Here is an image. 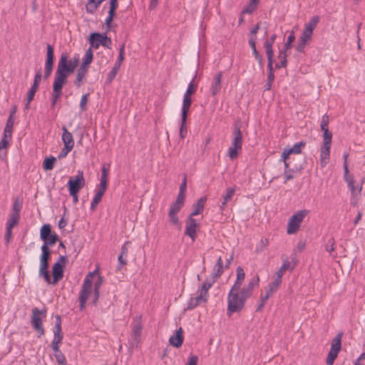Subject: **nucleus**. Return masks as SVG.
I'll return each mask as SVG.
<instances>
[{
  "label": "nucleus",
  "instance_id": "6e6d98bb",
  "mask_svg": "<svg viewBox=\"0 0 365 365\" xmlns=\"http://www.w3.org/2000/svg\"><path fill=\"white\" fill-rule=\"evenodd\" d=\"M109 170H110V164L104 163L102 165V168H101V180H108Z\"/></svg>",
  "mask_w": 365,
  "mask_h": 365
},
{
  "label": "nucleus",
  "instance_id": "393cba45",
  "mask_svg": "<svg viewBox=\"0 0 365 365\" xmlns=\"http://www.w3.org/2000/svg\"><path fill=\"white\" fill-rule=\"evenodd\" d=\"M183 342V336L182 328H180L175 334L171 336L169 339V343L174 347H180Z\"/></svg>",
  "mask_w": 365,
  "mask_h": 365
},
{
  "label": "nucleus",
  "instance_id": "58836bf2",
  "mask_svg": "<svg viewBox=\"0 0 365 365\" xmlns=\"http://www.w3.org/2000/svg\"><path fill=\"white\" fill-rule=\"evenodd\" d=\"M52 233L51 226L48 224H45L41 228L40 237L42 240H46L47 237Z\"/></svg>",
  "mask_w": 365,
  "mask_h": 365
},
{
  "label": "nucleus",
  "instance_id": "7c9ffc66",
  "mask_svg": "<svg viewBox=\"0 0 365 365\" xmlns=\"http://www.w3.org/2000/svg\"><path fill=\"white\" fill-rule=\"evenodd\" d=\"M191 103H192L191 96L184 95L182 108H181V115H183V118H185V116L187 115V113L190 108Z\"/></svg>",
  "mask_w": 365,
  "mask_h": 365
},
{
  "label": "nucleus",
  "instance_id": "f03ea898",
  "mask_svg": "<svg viewBox=\"0 0 365 365\" xmlns=\"http://www.w3.org/2000/svg\"><path fill=\"white\" fill-rule=\"evenodd\" d=\"M98 272L96 269L92 272H89L85 277L82 285L81 290L79 294V307L82 311L86 307V304L89 297L92 294V283L94 276Z\"/></svg>",
  "mask_w": 365,
  "mask_h": 365
},
{
  "label": "nucleus",
  "instance_id": "6ab92c4d",
  "mask_svg": "<svg viewBox=\"0 0 365 365\" xmlns=\"http://www.w3.org/2000/svg\"><path fill=\"white\" fill-rule=\"evenodd\" d=\"M222 73L219 72L217 73L212 78L210 91L212 94V96H215L217 94H218L221 90V82H222Z\"/></svg>",
  "mask_w": 365,
  "mask_h": 365
},
{
  "label": "nucleus",
  "instance_id": "c85d7f7f",
  "mask_svg": "<svg viewBox=\"0 0 365 365\" xmlns=\"http://www.w3.org/2000/svg\"><path fill=\"white\" fill-rule=\"evenodd\" d=\"M103 284V277L101 275L98 276L97 281L94 283L93 294L92 296V303L96 304L100 297V288Z\"/></svg>",
  "mask_w": 365,
  "mask_h": 365
},
{
  "label": "nucleus",
  "instance_id": "bf43d9fd",
  "mask_svg": "<svg viewBox=\"0 0 365 365\" xmlns=\"http://www.w3.org/2000/svg\"><path fill=\"white\" fill-rule=\"evenodd\" d=\"M329 115L327 114L322 115L320 124L322 130L329 129Z\"/></svg>",
  "mask_w": 365,
  "mask_h": 365
},
{
  "label": "nucleus",
  "instance_id": "338daca9",
  "mask_svg": "<svg viewBox=\"0 0 365 365\" xmlns=\"http://www.w3.org/2000/svg\"><path fill=\"white\" fill-rule=\"evenodd\" d=\"M198 356L196 355H191L188 357L187 362L185 365H197Z\"/></svg>",
  "mask_w": 365,
  "mask_h": 365
},
{
  "label": "nucleus",
  "instance_id": "4be33fe9",
  "mask_svg": "<svg viewBox=\"0 0 365 365\" xmlns=\"http://www.w3.org/2000/svg\"><path fill=\"white\" fill-rule=\"evenodd\" d=\"M281 282L280 281H277V279H274V281L269 284L265 294L261 296V301L265 302L269 297L277 291Z\"/></svg>",
  "mask_w": 365,
  "mask_h": 365
},
{
  "label": "nucleus",
  "instance_id": "aec40b11",
  "mask_svg": "<svg viewBox=\"0 0 365 365\" xmlns=\"http://www.w3.org/2000/svg\"><path fill=\"white\" fill-rule=\"evenodd\" d=\"M207 297L197 292V296L191 297L187 302V309L189 310L193 309L202 303H205L207 301Z\"/></svg>",
  "mask_w": 365,
  "mask_h": 365
},
{
  "label": "nucleus",
  "instance_id": "a18cd8bd",
  "mask_svg": "<svg viewBox=\"0 0 365 365\" xmlns=\"http://www.w3.org/2000/svg\"><path fill=\"white\" fill-rule=\"evenodd\" d=\"M104 0H88V6H87V11L92 12L96 10Z\"/></svg>",
  "mask_w": 365,
  "mask_h": 365
},
{
  "label": "nucleus",
  "instance_id": "052dcab7",
  "mask_svg": "<svg viewBox=\"0 0 365 365\" xmlns=\"http://www.w3.org/2000/svg\"><path fill=\"white\" fill-rule=\"evenodd\" d=\"M326 250L331 253L335 250V244H334V240L333 238H330L328 240L326 245H325Z\"/></svg>",
  "mask_w": 365,
  "mask_h": 365
},
{
  "label": "nucleus",
  "instance_id": "37998d69",
  "mask_svg": "<svg viewBox=\"0 0 365 365\" xmlns=\"http://www.w3.org/2000/svg\"><path fill=\"white\" fill-rule=\"evenodd\" d=\"M185 200V192H180V191H179L178 195L177 196V199L172 204V205L182 208L184 205Z\"/></svg>",
  "mask_w": 365,
  "mask_h": 365
},
{
  "label": "nucleus",
  "instance_id": "72a5a7b5",
  "mask_svg": "<svg viewBox=\"0 0 365 365\" xmlns=\"http://www.w3.org/2000/svg\"><path fill=\"white\" fill-rule=\"evenodd\" d=\"M93 58V53L91 48L87 49L82 59V63L80 66L89 68V65L91 63Z\"/></svg>",
  "mask_w": 365,
  "mask_h": 365
},
{
  "label": "nucleus",
  "instance_id": "39448f33",
  "mask_svg": "<svg viewBox=\"0 0 365 365\" xmlns=\"http://www.w3.org/2000/svg\"><path fill=\"white\" fill-rule=\"evenodd\" d=\"M309 214V210H301L293 214L287 223V232L289 235L296 233L300 227L304 218Z\"/></svg>",
  "mask_w": 365,
  "mask_h": 365
},
{
  "label": "nucleus",
  "instance_id": "dca6fc26",
  "mask_svg": "<svg viewBox=\"0 0 365 365\" xmlns=\"http://www.w3.org/2000/svg\"><path fill=\"white\" fill-rule=\"evenodd\" d=\"M68 78L63 75L56 73L54 81L53 83V93H56L60 95L63 93V88L66 84Z\"/></svg>",
  "mask_w": 365,
  "mask_h": 365
},
{
  "label": "nucleus",
  "instance_id": "f257e3e1",
  "mask_svg": "<svg viewBox=\"0 0 365 365\" xmlns=\"http://www.w3.org/2000/svg\"><path fill=\"white\" fill-rule=\"evenodd\" d=\"M249 297L240 289L231 288L227 294V314L230 317L234 313L240 312Z\"/></svg>",
  "mask_w": 365,
  "mask_h": 365
},
{
  "label": "nucleus",
  "instance_id": "f8f14e48",
  "mask_svg": "<svg viewBox=\"0 0 365 365\" xmlns=\"http://www.w3.org/2000/svg\"><path fill=\"white\" fill-rule=\"evenodd\" d=\"M66 262V257L65 256H61L52 268L53 279H51V283L55 284L59 282L63 276V266Z\"/></svg>",
  "mask_w": 365,
  "mask_h": 365
},
{
  "label": "nucleus",
  "instance_id": "13d9d810",
  "mask_svg": "<svg viewBox=\"0 0 365 365\" xmlns=\"http://www.w3.org/2000/svg\"><path fill=\"white\" fill-rule=\"evenodd\" d=\"M312 34H313V32H312L306 29H304L302 36L300 37V39L302 41L308 42L309 41L311 40V38L312 37Z\"/></svg>",
  "mask_w": 365,
  "mask_h": 365
},
{
  "label": "nucleus",
  "instance_id": "5701e85b",
  "mask_svg": "<svg viewBox=\"0 0 365 365\" xmlns=\"http://www.w3.org/2000/svg\"><path fill=\"white\" fill-rule=\"evenodd\" d=\"M62 141L63 143L64 146L73 148L75 142L72 134L68 130L66 126L62 127Z\"/></svg>",
  "mask_w": 365,
  "mask_h": 365
},
{
  "label": "nucleus",
  "instance_id": "412c9836",
  "mask_svg": "<svg viewBox=\"0 0 365 365\" xmlns=\"http://www.w3.org/2000/svg\"><path fill=\"white\" fill-rule=\"evenodd\" d=\"M245 278V272L240 266L236 269V279L231 288L240 289Z\"/></svg>",
  "mask_w": 365,
  "mask_h": 365
},
{
  "label": "nucleus",
  "instance_id": "9d476101",
  "mask_svg": "<svg viewBox=\"0 0 365 365\" xmlns=\"http://www.w3.org/2000/svg\"><path fill=\"white\" fill-rule=\"evenodd\" d=\"M85 185V179L83 171L78 170V173L73 178H71L68 181L69 194L78 192Z\"/></svg>",
  "mask_w": 365,
  "mask_h": 365
},
{
  "label": "nucleus",
  "instance_id": "603ef678",
  "mask_svg": "<svg viewBox=\"0 0 365 365\" xmlns=\"http://www.w3.org/2000/svg\"><path fill=\"white\" fill-rule=\"evenodd\" d=\"M41 77H42V71H41V69L39 68L36 72V74H35V76H34V83H33V85H32V86L31 88H34V89L38 90L39 83H40L41 80Z\"/></svg>",
  "mask_w": 365,
  "mask_h": 365
},
{
  "label": "nucleus",
  "instance_id": "b1692460",
  "mask_svg": "<svg viewBox=\"0 0 365 365\" xmlns=\"http://www.w3.org/2000/svg\"><path fill=\"white\" fill-rule=\"evenodd\" d=\"M181 208L174 205H170L168 212V217L170 222L175 226H180V223L178 217V213L180 211Z\"/></svg>",
  "mask_w": 365,
  "mask_h": 365
},
{
  "label": "nucleus",
  "instance_id": "680f3d73",
  "mask_svg": "<svg viewBox=\"0 0 365 365\" xmlns=\"http://www.w3.org/2000/svg\"><path fill=\"white\" fill-rule=\"evenodd\" d=\"M88 94H84L81 96V101H80V108L81 111H85L86 110V104L88 102Z\"/></svg>",
  "mask_w": 365,
  "mask_h": 365
},
{
  "label": "nucleus",
  "instance_id": "c03bdc74",
  "mask_svg": "<svg viewBox=\"0 0 365 365\" xmlns=\"http://www.w3.org/2000/svg\"><path fill=\"white\" fill-rule=\"evenodd\" d=\"M269 73L267 76V82L265 84V90H270L272 88V82L274 79V75L273 73L272 64H271V68H268Z\"/></svg>",
  "mask_w": 365,
  "mask_h": 365
},
{
  "label": "nucleus",
  "instance_id": "f3484780",
  "mask_svg": "<svg viewBox=\"0 0 365 365\" xmlns=\"http://www.w3.org/2000/svg\"><path fill=\"white\" fill-rule=\"evenodd\" d=\"M305 145L303 142L295 143L292 148H284L281 155V161H285L291 154H299L302 151V148Z\"/></svg>",
  "mask_w": 365,
  "mask_h": 365
},
{
  "label": "nucleus",
  "instance_id": "69168bd1",
  "mask_svg": "<svg viewBox=\"0 0 365 365\" xmlns=\"http://www.w3.org/2000/svg\"><path fill=\"white\" fill-rule=\"evenodd\" d=\"M215 267L217 269V274L220 275L223 272V262L221 257L217 259Z\"/></svg>",
  "mask_w": 365,
  "mask_h": 365
},
{
  "label": "nucleus",
  "instance_id": "774afa93",
  "mask_svg": "<svg viewBox=\"0 0 365 365\" xmlns=\"http://www.w3.org/2000/svg\"><path fill=\"white\" fill-rule=\"evenodd\" d=\"M72 149L73 148L64 146L58 155V158L61 159L65 158L72 150Z\"/></svg>",
  "mask_w": 365,
  "mask_h": 365
},
{
  "label": "nucleus",
  "instance_id": "ddd939ff",
  "mask_svg": "<svg viewBox=\"0 0 365 365\" xmlns=\"http://www.w3.org/2000/svg\"><path fill=\"white\" fill-rule=\"evenodd\" d=\"M199 227L200 223L195 219L189 216L186 220L185 235L190 237L192 242L197 238V232Z\"/></svg>",
  "mask_w": 365,
  "mask_h": 365
},
{
  "label": "nucleus",
  "instance_id": "4d7b16f0",
  "mask_svg": "<svg viewBox=\"0 0 365 365\" xmlns=\"http://www.w3.org/2000/svg\"><path fill=\"white\" fill-rule=\"evenodd\" d=\"M102 196L100 194H97L96 192L91 203V210H94L97 207L98 204L101 201Z\"/></svg>",
  "mask_w": 365,
  "mask_h": 365
},
{
  "label": "nucleus",
  "instance_id": "2f4dec72",
  "mask_svg": "<svg viewBox=\"0 0 365 365\" xmlns=\"http://www.w3.org/2000/svg\"><path fill=\"white\" fill-rule=\"evenodd\" d=\"M123 61V60H119V58H117V60L115 61L113 67L112 68L111 71L108 73L107 76V80L109 82H111L116 76Z\"/></svg>",
  "mask_w": 365,
  "mask_h": 365
},
{
  "label": "nucleus",
  "instance_id": "ea45409f",
  "mask_svg": "<svg viewBox=\"0 0 365 365\" xmlns=\"http://www.w3.org/2000/svg\"><path fill=\"white\" fill-rule=\"evenodd\" d=\"M319 21V16H314L312 17L307 24H305L304 29L313 32L314 29L316 28L317 25L318 24Z\"/></svg>",
  "mask_w": 365,
  "mask_h": 365
},
{
  "label": "nucleus",
  "instance_id": "4c0bfd02",
  "mask_svg": "<svg viewBox=\"0 0 365 365\" xmlns=\"http://www.w3.org/2000/svg\"><path fill=\"white\" fill-rule=\"evenodd\" d=\"M19 218L20 215H17L16 214H11L6 222L7 230H12L13 227L18 223Z\"/></svg>",
  "mask_w": 365,
  "mask_h": 365
},
{
  "label": "nucleus",
  "instance_id": "864d4df0",
  "mask_svg": "<svg viewBox=\"0 0 365 365\" xmlns=\"http://www.w3.org/2000/svg\"><path fill=\"white\" fill-rule=\"evenodd\" d=\"M54 356L59 365H66V360L61 351H54Z\"/></svg>",
  "mask_w": 365,
  "mask_h": 365
},
{
  "label": "nucleus",
  "instance_id": "a211bd4d",
  "mask_svg": "<svg viewBox=\"0 0 365 365\" xmlns=\"http://www.w3.org/2000/svg\"><path fill=\"white\" fill-rule=\"evenodd\" d=\"M259 283V277L258 275L253 276L240 290L245 293L249 298L251 297L253 290L255 287H258Z\"/></svg>",
  "mask_w": 365,
  "mask_h": 365
},
{
  "label": "nucleus",
  "instance_id": "a878e982",
  "mask_svg": "<svg viewBox=\"0 0 365 365\" xmlns=\"http://www.w3.org/2000/svg\"><path fill=\"white\" fill-rule=\"evenodd\" d=\"M236 192V186L227 187L225 194L222 195V202L220 205V210L222 211L225 206L232 200Z\"/></svg>",
  "mask_w": 365,
  "mask_h": 365
},
{
  "label": "nucleus",
  "instance_id": "473e14b6",
  "mask_svg": "<svg viewBox=\"0 0 365 365\" xmlns=\"http://www.w3.org/2000/svg\"><path fill=\"white\" fill-rule=\"evenodd\" d=\"M273 43H272V41H265L264 43V46L266 51L267 60H268V64L267 67L271 68V64H272V58H273V49H272Z\"/></svg>",
  "mask_w": 365,
  "mask_h": 365
},
{
  "label": "nucleus",
  "instance_id": "8fccbe9b",
  "mask_svg": "<svg viewBox=\"0 0 365 365\" xmlns=\"http://www.w3.org/2000/svg\"><path fill=\"white\" fill-rule=\"evenodd\" d=\"M295 39L294 32L292 31L290 32L289 35L287 37V42L284 43V48L282 51H287L292 48V43Z\"/></svg>",
  "mask_w": 365,
  "mask_h": 365
},
{
  "label": "nucleus",
  "instance_id": "a19ab883",
  "mask_svg": "<svg viewBox=\"0 0 365 365\" xmlns=\"http://www.w3.org/2000/svg\"><path fill=\"white\" fill-rule=\"evenodd\" d=\"M11 135L4 133V136L0 141V150H6L11 140Z\"/></svg>",
  "mask_w": 365,
  "mask_h": 365
},
{
  "label": "nucleus",
  "instance_id": "0eeeda50",
  "mask_svg": "<svg viewBox=\"0 0 365 365\" xmlns=\"http://www.w3.org/2000/svg\"><path fill=\"white\" fill-rule=\"evenodd\" d=\"M90 43L91 47L97 49L100 46L110 48L112 41L106 34L93 33L90 35Z\"/></svg>",
  "mask_w": 365,
  "mask_h": 365
},
{
  "label": "nucleus",
  "instance_id": "e433bc0d",
  "mask_svg": "<svg viewBox=\"0 0 365 365\" xmlns=\"http://www.w3.org/2000/svg\"><path fill=\"white\" fill-rule=\"evenodd\" d=\"M259 0H250L249 4L244 8L243 14H252L259 3Z\"/></svg>",
  "mask_w": 365,
  "mask_h": 365
},
{
  "label": "nucleus",
  "instance_id": "1a4fd4ad",
  "mask_svg": "<svg viewBox=\"0 0 365 365\" xmlns=\"http://www.w3.org/2000/svg\"><path fill=\"white\" fill-rule=\"evenodd\" d=\"M341 336L342 334H338L332 340L331 348L327 358V365H333L334 360L336 359L339 352L341 348Z\"/></svg>",
  "mask_w": 365,
  "mask_h": 365
},
{
  "label": "nucleus",
  "instance_id": "cd10ccee",
  "mask_svg": "<svg viewBox=\"0 0 365 365\" xmlns=\"http://www.w3.org/2000/svg\"><path fill=\"white\" fill-rule=\"evenodd\" d=\"M206 201H207L206 197H200L197 200V202L193 205V211L190 214V217H193L194 216H196V215L200 214L204 210V207H205Z\"/></svg>",
  "mask_w": 365,
  "mask_h": 365
},
{
  "label": "nucleus",
  "instance_id": "0e129e2a",
  "mask_svg": "<svg viewBox=\"0 0 365 365\" xmlns=\"http://www.w3.org/2000/svg\"><path fill=\"white\" fill-rule=\"evenodd\" d=\"M21 203L18 201H15L13 204L11 214H16L17 215H20L19 212L21 211Z\"/></svg>",
  "mask_w": 365,
  "mask_h": 365
},
{
  "label": "nucleus",
  "instance_id": "bb28decb",
  "mask_svg": "<svg viewBox=\"0 0 365 365\" xmlns=\"http://www.w3.org/2000/svg\"><path fill=\"white\" fill-rule=\"evenodd\" d=\"M88 71V68L84 67L83 66H80L76 73V78L74 81V85L77 87L81 86L83 83V79L85 78L87 73Z\"/></svg>",
  "mask_w": 365,
  "mask_h": 365
},
{
  "label": "nucleus",
  "instance_id": "09e8293b",
  "mask_svg": "<svg viewBox=\"0 0 365 365\" xmlns=\"http://www.w3.org/2000/svg\"><path fill=\"white\" fill-rule=\"evenodd\" d=\"M187 116L181 115V123L180 127V136L181 138H184L187 134V125H186Z\"/></svg>",
  "mask_w": 365,
  "mask_h": 365
},
{
  "label": "nucleus",
  "instance_id": "f704fd0d",
  "mask_svg": "<svg viewBox=\"0 0 365 365\" xmlns=\"http://www.w3.org/2000/svg\"><path fill=\"white\" fill-rule=\"evenodd\" d=\"M58 240V235L55 232H53L48 237H47L46 240H43V244L42 245H46V247L49 248L50 246L55 245Z\"/></svg>",
  "mask_w": 365,
  "mask_h": 365
},
{
  "label": "nucleus",
  "instance_id": "79ce46f5",
  "mask_svg": "<svg viewBox=\"0 0 365 365\" xmlns=\"http://www.w3.org/2000/svg\"><path fill=\"white\" fill-rule=\"evenodd\" d=\"M56 158L54 157L46 158L43 161V168L46 170H51L54 167Z\"/></svg>",
  "mask_w": 365,
  "mask_h": 365
},
{
  "label": "nucleus",
  "instance_id": "e2e57ef3",
  "mask_svg": "<svg viewBox=\"0 0 365 365\" xmlns=\"http://www.w3.org/2000/svg\"><path fill=\"white\" fill-rule=\"evenodd\" d=\"M195 92V86H194V78L190 82L187 86V90L184 95H187L188 96H191V95Z\"/></svg>",
  "mask_w": 365,
  "mask_h": 365
},
{
  "label": "nucleus",
  "instance_id": "7ed1b4c3",
  "mask_svg": "<svg viewBox=\"0 0 365 365\" xmlns=\"http://www.w3.org/2000/svg\"><path fill=\"white\" fill-rule=\"evenodd\" d=\"M242 148V133L240 126L236 125L232 132L231 145L227 150V155L231 160L237 158Z\"/></svg>",
  "mask_w": 365,
  "mask_h": 365
},
{
  "label": "nucleus",
  "instance_id": "20e7f679",
  "mask_svg": "<svg viewBox=\"0 0 365 365\" xmlns=\"http://www.w3.org/2000/svg\"><path fill=\"white\" fill-rule=\"evenodd\" d=\"M41 250V255L40 256L38 275L39 277H43L48 284H50L51 276L48 272V259L51 255L50 250L46 245H42Z\"/></svg>",
  "mask_w": 365,
  "mask_h": 365
},
{
  "label": "nucleus",
  "instance_id": "9b49d317",
  "mask_svg": "<svg viewBox=\"0 0 365 365\" xmlns=\"http://www.w3.org/2000/svg\"><path fill=\"white\" fill-rule=\"evenodd\" d=\"M63 340V334L61 331V317L58 315L56 317V324L53 329V339L51 342V348L53 351L60 350V344Z\"/></svg>",
  "mask_w": 365,
  "mask_h": 365
},
{
  "label": "nucleus",
  "instance_id": "c756f323",
  "mask_svg": "<svg viewBox=\"0 0 365 365\" xmlns=\"http://www.w3.org/2000/svg\"><path fill=\"white\" fill-rule=\"evenodd\" d=\"M330 149L328 148L321 147L320 148V165L322 168H324L329 163L330 158Z\"/></svg>",
  "mask_w": 365,
  "mask_h": 365
},
{
  "label": "nucleus",
  "instance_id": "2eb2a0df",
  "mask_svg": "<svg viewBox=\"0 0 365 365\" xmlns=\"http://www.w3.org/2000/svg\"><path fill=\"white\" fill-rule=\"evenodd\" d=\"M297 264V260L294 256L292 257V259H286L283 260V263L279 270L276 272L277 281L282 282V278L287 269L293 270Z\"/></svg>",
  "mask_w": 365,
  "mask_h": 365
},
{
  "label": "nucleus",
  "instance_id": "de8ad7c7",
  "mask_svg": "<svg viewBox=\"0 0 365 365\" xmlns=\"http://www.w3.org/2000/svg\"><path fill=\"white\" fill-rule=\"evenodd\" d=\"M14 125V118H9L4 128V133L12 135Z\"/></svg>",
  "mask_w": 365,
  "mask_h": 365
},
{
  "label": "nucleus",
  "instance_id": "3c124183",
  "mask_svg": "<svg viewBox=\"0 0 365 365\" xmlns=\"http://www.w3.org/2000/svg\"><path fill=\"white\" fill-rule=\"evenodd\" d=\"M46 48H47V52H46V62L53 63V61H54L53 48L51 44L48 43L46 46Z\"/></svg>",
  "mask_w": 365,
  "mask_h": 365
},
{
  "label": "nucleus",
  "instance_id": "423d86ee",
  "mask_svg": "<svg viewBox=\"0 0 365 365\" xmlns=\"http://www.w3.org/2000/svg\"><path fill=\"white\" fill-rule=\"evenodd\" d=\"M46 316V311L45 309L40 310L38 308H34L32 310L31 324L34 329L39 333V337L44 334L42 321Z\"/></svg>",
  "mask_w": 365,
  "mask_h": 365
},
{
  "label": "nucleus",
  "instance_id": "c9c22d12",
  "mask_svg": "<svg viewBox=\"0 0 365 365\" xmlns=\"http://www.w3.org/2000/svg\"><path fill=\"white\" fill-rule=\"evenodd\" d=\"M142 327L139 322L135 323L133 328V339L138 343L140 340Z\"/></svg>",
  "mask_w": 365,
  "mask_h": 365
},
{
  "label": "nucleus",
  "instance_id": "49530a36",
  "mask_svg": "<svg viewBox=\"0 0 365 365\" xmlns=\"http://www.w3.org/2000/svg\"><path fill=\"white\" fill-rule=\"evenodd\" d=\"M212 287V284L208 282L202 283L201 287L197 289V292L202 293V295L208 298V290Z\"/></svg>",
  "mask_w": 365,
  "mask_h": 365
},
{
  "label": "nucleus",
  "instance_id": "5fc2aeb1",
  "mask_svg": "<svg viewBox=\"0 0 365 365\" xmlns=\"http://www.w3.org/2000/svg\"><path fill=\"white\" fill-rule=\"evenodd\" d=\"M287 54L284 51H280L279 53V58L280 59L279 64L277 65V67H285L287 66Z\"/></svg>",
  "mask_w": 365,
  "mask_h": 365
},
{
  "label": "nucleus",
  "instance_id": "6e6552de",
  "mask_svg": "<svg viewBox=\"0 0 365 365\" xmlns=\"http://www.w3.org/2000/svg\"><path fill=\"white\" fill-rule=\"evenodd\" d=\"M74 71L75 68L71 63V60L68 59L67 53H62L56 73L68 77Z\"/></svg>",
  "mask_w": 365,
  "mask_h": 365
},
{
  "label": "nucleus",
  "instance_id": "4468645a",
  "mask_svg": "<svg viewBox=\"0 0 365 365\" xmlns=\"http://www.w3.org/2000/svg\"><path fill=\"white\" fill-rule=\"evenodd\" d=\"M344 178L345 182L347 183L348 187L351 191V197L357 198L361 192L362 185H355V181L354 176L351 175L344 174Z\"/></svg>",
  "mask_w": 365,
  "mask_h": 365
}]
</instances>
